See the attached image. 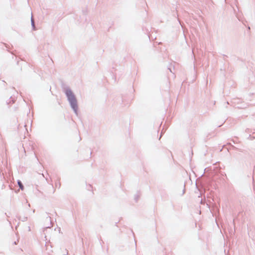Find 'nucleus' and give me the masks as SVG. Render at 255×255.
I'll return each instance as SVG.
<instances>
[{
	"instance_id": "obj_1",
	"label": "nucleus",
	"mask_w": 255,
	"mask_h": 255,
	"mask_svg": "<svg viewBox=\"0 0 255 255\" xmlns=\"http://www.w3.org/2000/svg\"><path fill=\"white\" fill-rule=\"evenodd\" d=\"M65 93L68 97V100L71 104L72 108L76 113L78 109V105L77 100L74 95L70 89L66 90Z\"/></svg>"
},
{
	"instance_id": "obj_2",
	"label": "nucleus",
	"mask_w": 255,
	"mask_h": 255,
	"mask_svg": "<svg viewBox=\"0 0 255 255\" xmlns=\"http://www.w3.org/2000/svg\"><path fill=\"white\" fill-rule=\"evenodd\" d=\"M18 185H19V188H20L21 190H23V188H24V187H23V185H22V183L21 182V181H18Z\"/></svg>"
}]
</instances>
